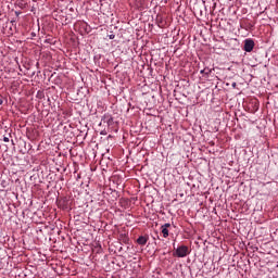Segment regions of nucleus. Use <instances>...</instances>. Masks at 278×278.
I'll return each mask as SVG.
<instances>
[{
    "instance_id": "nucleus-6",
    "label": "nucleus",
    "mask_w": 278,
    "mask_h": 278,
    "mask_svg": "<svg viewBox=\"0 0 278 278\" xmlns=\"http://www.w3.org/2000/svg\"><path fill=\"white\" fill-rule=\"evenodd\" d=\"M113 38H114V35H110V39L113 40Z\"/></svg>"
},
{
    "instance_id": "nucleus-5",
    "label": "nucleus",
    "mask_w": 278,
    "mask_h": 278,
    "mask_svg": "<svg viewBox=\"0 0 278 278\" xmlns=\"http://www.w3.org/2000/svg\"><path fill=\"white\" fill-rule=\"evenodd\" d=\"M3 140H4V142H10V138H8V137H4Z\"/></svg>"
},
{
    "instance_id": "nucleus-2",
    "label": "nucleus",
    "mask_w": 278,
    "mask_h": 278,
    "mask_svg": "<svg viewBox=\"0 0 278 278\" xmlns=\"http://www.w3.org/2000/svg\"><path fill=\"white\" fill-rule=\"evenodd\" d=\"M254 47H255V42L253 40L247 39L244 41V51H247V53H251Z\"/></svg>"
},
{
    "instance_id": "nucleus-1",
    "label": "nucleus",
    "mask_w": 278,
    "mask_h": 278,
    "mask_svg": "<svg viewBox=\"0 0 278 278\" xmlns=\"http://www.w3.org/2000/svg\"><path fill=\"white\" fill-rule=\"evenodd\" d=\"M176 255L177 257H186V255H188V247L181 245L176 249Z\"/></svg>"
},
{
    "instance_id": "nucleus-3",
    "label": "nucleus",
    "mask_w": 278,
    "mask_h": 278,
    "mask_svg": "<svg viewBox=\"0 0 278 278\" xmlns=\"http://www.w3.org/2000/svg\"><path fill=\"white\" fill-rule=\"evenodd\" d=\"M168 227H170V224H164L162 227H161V231L163 233V237L166 238L168 236Z\"/></svg>"
},
{
    "instance_id": "nucleus-4",
    "label": "nucleus",
    "mask_w": 278,
    "mask_h": 278,
    "mask_svg": "<svg viewBox=\"0 0 278 278\" xmlns=\"http://www.w3.org/2000/svg\"><path fill=\"white\" fill-rule=\"evenodd\" d=\"M137 242H138V244H140L141 247H144V244H147V237H139L138 239H137Z\"/></svg>"
}]
</instances>
